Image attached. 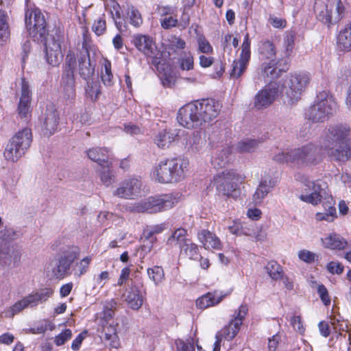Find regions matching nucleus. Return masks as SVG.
I'll return each mask as SVG.
<instances>
[{
	"mask_svg": "<svg viewBox=\"0 0 351 351\" xmlns=\"http://www.w3.org/2000/svg\"><path fill=\"white\" fill-rule=\"evenodd\" d=\"M53 293V290L47 287L33 292L16 302L12 306L5 310L4 312L5 316L6 317H13L26 308L35 307L39 303L46 302Z\"/></svg>",
	"mask_w": 351,
	"mask_h": 351,
	"instance_id": "obj_10",
	"label": "nucleus"
},
{
	"mask_svg": "<svg viewBox=\"0 0 351 351\" xmlns=\"http://www.w3.org/2000/svg\"><path fill=\"white\" fill-rule=\"evenodd\" d=\"M314 11L317 19L328 25L337 23L346 14L341 0H316Z\"/></svg>",
	"mask_w": 351,
	"mask_h": 351,
	"instance_id": "obj_5",
	"label": "nucleus"
},
{
	"mask_svg": "<svg viewBox=\"0 0 351 351\" xmlns=\"http://www.w3.org/2000/svg\"><path fill=\"white\" fill-rule=\"evenodd\" d=\"M265 269L272 280H278L282 278V268L277 262H268Z\"/></svg>",
	"mask_w": 351,
	"mask_h": 351,
	"instance_id": "obj_42",
	"label": "nucleus"
},
{
	"mask_svg": "<svg viewBox=\"0 0 351 351\" xmlns=\"http://www.w3.org/2000/svg\"><path fill=\"white\" fill-rule=\"evenodd\" d=\"M250 40L249 34L247 33L242 43L240 58L232 63L231 77L238 78L243 74L250 61Z\"/></svg>",
	"mask_w": 351,
	"mask_h": 351,
	"instance_id": "obj_18",
	"label": "nucleus"
},
{
	"mask_svg": "<svg viewBox=\"0 0 351 351\" xmlns=\"http://www.w3.org/2000/svg\"><path fill=\"white\" fill-rule=\"evenodd\" d=\"M134 45L140 51L147 56H152L154 53V43L152 40L147 36L138 34L134 36Z\"/></svg>",
	"mask_w": 351,
	"mask_h": 351,
	"instance_id": "obj_29",
	"label": "nucleus"
},
{
	"mask_svg": "<svg viewBox=\"0 0 351 351\" xmlns=\"http://www.w3.org/2000/svg\"><path fill=\"white\" fill-rule=\"evenodd\" d=\"M147 275L155 285H158L165 279L163 269L159 266H154L147 269Z\"/></svg>",
	"mask_w": 351,
	"mask_h": 351,
	"instance_id": "obj_44",
	"label": "nucleus"
},
{
	"mask_svg": "<svg viewBox=\"0 0 351 351\" xmlns=\"http://www.w3.org/2000/svg\"><path fill=\"white\" fill-rule=\"evenodd\" d=\"M248 312V307L246 304H241L239 308L235 311L231 321L225 326L215 335V341L213 345L206 346L205 349L197 346L198 351H219L220 343L223 338L226 340H232L238 334L240 330L243 322Z\"/></svg>",
	"mask_w": 351,
	"mask_h": 351,
	"instance_id": "obj_3",
	"label": "nucleus"
},
{
	"mask_svg": "<svg viewBox=\"0 0 351 351\" xmlns=\"http://www.w3.org/2000/svg\"><path fill=\"white\" fill-rule=\"evenodd\" d=\"M232 158V149L230 147H225L213 157L212 163L217 168L223 167Z\"/></svg>",
	"mask_w": 351,
	"mask_h": 351,
	"instance_id": "obj_37",
	"label": "nucleus"
},
{
	"mask_svg": "<svg viewBox=\"0 0 351 351\" xmlns=\"http://www.w3.org/2000/svg\"><path fill=\"white\" fill-rule=\"evenodd\" d=\"M128 17L130 20V23L134 27H139L143 23L141 14L133 6L128 8Z\"/></svg>",
	"mask_w": 351,
	"mask_h": 351,
	"instance_id": "obj_50",
	"label": "nucleus"
},
{
	"mask_svg": "<svg viewBox=\"0 0 351 351\" xmlns=\"http://www.w3.org/2000/svg\"><path fill=\"white\" fill-rule=\"evenodd\" d=\"M169 43L171 47L178 49H183L186 47L185 41L182 38L176 36H172L169 38Z\"/></svg>",
	"mask_w": 351,
	"mask_h": 351,
	"instance_id": "obj_62",
	"label": "nucleus"
},
{
	"mask_svg": "<svg viewBox=\"0 0 351 351\" xmlns=\"http://www.w3.org/2000/svg\"><path fill=\"white\" fill-rule=\"evenodd\" d=\"M64 42L63 36L56 34L46 40L45 58L47 62L52 66H58L62 60L63 54L62 45Z\"/></svg>",
	"mask_w": 351,
	"mask_h": 351,
	"instance_id": "obj_15",
	"label": "nucleus"
},
{
	"mask_svg": "<svg viewBox=\"0 0 351 351\" xmlns=\"http://www.w3.org/2000/svg\"><path fill=\"white\" fill-rule=\"evenodd\" d=\"M25 25L29 35L34 38H43L47 32L45 19L38 9L26 11Z\"/></svg>",
	"mask_w": 351,
	"mask_h": 351,
	"instance_id": "obj_14",
	"label": "nucleus"
},
{
	"mask_svg": "<svg viewBox=\"0 0 351 351\" xmlns=\"http://www.w3.org/2000/svg\"><path fill=\"white\" fill-rule=\"evenodd\" d=\"M111 62L105 59L103 63L101 77L104 85L110 86L113 84V75L112 73Z\"/></svg>",
	"mask_w": 351,
	"mask_h": 351,
	"instance_id": "obj_43",
	"label": "nucleus"
},
{
	"mask_svg": "<svg viewBox=\"0 0 351 351\" xmlns=\"http://www.w3.org/2000/svg\"><path fill=\"white\" fill-rule=\"evenodd\" d=\"M108 151L106 148L95 147L87 152L88 157L93 161L96 162L99 166L110 162L108 160Z\"/></svg>",
	"mask_w": 351,
	"mask_h": 351,
	"instance_id": "obj_36",
	"label": "nucleus"
},
{
	"mask_svg": "<svg viewBox=\"0 0 351 351\" xmlns=\"http://www.w3.org/2000/svg\"><path fill=\"white\" fill-rule=\"evenodd\" d=\"M8 18L6 13L0 10V45L5 43L10 37Z\"/></svg>",
	"mask_w": 351,
	"mask_h": 351,
	"instance_id": "obj_39",
	"label": "nucleus"
},
{
	"mask_svg": "<svg viewBox=\"0 0 351 351\" xmlns=\"http://www.w3.org/2000/svg\"><path fill=\"white\" fill-rule=\"evenodd\" d=\"M187 144L193 152H197L204 144V140L199 132H194L187 140Z\"/></svg>",
	"mask_w": 351,
	"mask_h": 351,
	"instance_id": "obj_47",
	"label": "nucleus"
},
{
	"mask_svg": "<svg viewBox=\"0 0 351 351\" xmlns=\"http://www.w3.org/2000/svg\"><path fill=\"white\" fill-rule=\"evenodd\" d=\"M343 75H345L346 80L347 81H350V84L347 90L346 103L348 107L351 108V71L349 69H345L343 71Z\"/></svg>",
	"mask_w": 351,
	"mask_h": 351,
	"instance_id": "obj_64",
	"label": "nucleus"
},
{
	"mask_svg": "<svg viewBox=\"0 0 351 351\" xmlns=\"http://www.w3.org/2000/svg\"><path fill=\"white\" fill-rule=\"evenodd\" d=\"M180 248L181 250V252H184L189 258H193L198 253L197 245L191 242L189 239L187 241H185L184 244L181 245Z\"/></svg>",
	"mask_w": 351,
	"mask_h": 351,
	"instance_id": "obj_52",
	"label": "nucleus"
},
{
	"mask_svg": "<svg viewBox=\"0 0 351 351\" xmlns=\"http://www.w3.org/2000/svg\"><path fill=\"white\" fill-rule=\"evenodd\" d=\"M180 66L182 70L190 71L194 66V58L190 52H184L179 59Z\"/></svg>",
	"mask_w": 351,
	"mask_h": 351,
	"instance_id": "obj_51",
	"label": "nucleus"
},
{
	"mask_svg": "<svg viewBox=\"0 0 351 351\" xmlns=\"http://www.w3.org/2000/svg\"><path fill=\"white\" fill-rule=\"evenodd\" d=\"M114 301H111L104 307L103 311L97 317V322L103 328L106 340L110 341V346L118 348L120 346L119 339L117 333V324L113 318Z\"/></svg>",
	"mask_w": 351,
	"mask_h": 351,
	"instance_id": "obj_9",
	"label": "nucleus"
},
{
	"mask_svg": "<svg viewBox=\"0 0 351 351\" xmlns=\"http://www.w3.org/2000/svg\"><path fill=\"white\" fill-rule=\"evenodd\" d=\"M71 337V330L70 329H66L55 337L54 342L56 346H60L70 339Z\"/></svg>",
	"mask_w": 351,
	"mask_h": 351,
	"instance_id": "obj_60",
	"label": "nucleus"
},
{
	"mask_svg": "<svg viewBox=\"0 0 351 351\" xmlns=\"http://www.w3.org/2000/svg\"><path fill=\"white\" fill-rule=\"evenodd\" d=\"M92 30L97 36H101L105 33L106 31L105 14H101L95 19L92 26Z\"/></svg>",
	"mask_w": 351,
	"mask_h": 351,
	"instance_id": "obj_48",
	"label": "nucleus"
},
{
	"mask_svg": "<svg viewBox=\"0 0 351 351\" xmlns=\"http://www.w3.org/2000/svg\"><path fill=\"white\" fill-rule=\"evenodd\" d=\"M245 177L234 170L223 171L214 177V184L217 190L229 197H237L239 193V185L243 184Z\"/></svg>",
	"mask_w": 351,
	"mask_h": 351,
	"instance_id": "obj_8",
	"label": "nucleus"
},
{
	"mask_svg": "<svg viewBox=\"0 0 351 351\" xmlns=\"http://www.w3.org/2000/svg\"><path fill=\"white\" fill-rule=\"evenodd\" d=\"M198 241L206 250H220L221 243L219 239L213 232L208 230H202L197 233Z\"/></svg>",
	"mask_w": 351,
	"mask_h": 351,
	"instance_id": "obj_24",
	"label": "nucleus"
},
{
	"mask_svg": "<svg viewBox=\"0 0 351 351\" xmlns=\"http://www.w3.org/2000/svg\"><path fill=\"white\" fill-rule=\"evenodd\" d=\"M59 114L53 106L47 108L43 122V130L46 135L54 134L58 126Z\"/></svg>",
	"mask_w": 351,
	"mask_h": 351,
	"instance_id": "obj_23",
	"label": "nucleus"
},
{
	"mask_svg": "<svg viewBox=\"0 0 351 351\" xmlns=\"http://www.w3.org/2000/svg\"><path fill=\"white\" fill-rule=\"evenodd\" d=\"M11 263L10 249L5 243H0V265H9Z\"/></svg>",
	"mask_w": 351,
	"mask_h": 351,
	"instance_id": "obj_55",
	"label": "nucleus"
},
{
	"mask_svg": "<svg viewBox=\"0 0 351 351\" xmlns=\"http://www.w3.org/2000/svg\"><path fill=\"white\" fill-rule=\"evenodd\" d=\"M77 62L74 52L69 50L65 58L64 69L75 71Z\"/></svg>",
	"mask_w": 351,
	"mask_h": 351,
	"instance_id": "obj_58",
	"label": "nucleus"
},
{
	"mask_svg": "<svg viewBox=\"0 0 351 351\" xmlns=\"http://www.w3.org/2000/svg\"><path fill=\"white\" fill-rule=\"evenodd\" d=\"M291 158L292 150L286 153L283 152H279L273 156V159L278 162L293 164V160L291 159Z\"/></svg>",
	"mask_w": 351,
	"mask_h": 351,
	"instance_id": "obj_57",
	"label": "nucleus"
},
{
	"mask_svg": "<svg viewBox=\"0 0 351 351\" xmlns=\"http://www.w3.org/2000/svg\"><path fill=\"white\" fill-rule=\"evenodd\" d=\"M10 140L25 152L30 147L32 141V131L29 128H24L16 133Z\"/></svg>",
	"mask_w": 351,
	"mask_h": 351,
	"instance_id": "obj_28",
	"label": "nucleus"
},
{
	"mask_svg": "<svg viewBox=\"0 0 351 351\" xmlns=\"http://www.w3.org/2000/svg\"><path fill=\"white\" fill-rule=\"evenodd\" d=\"M229 293L223 294L222 293L214 292L207 293L199 297L196 301V306L200 309H205L210 306L218 304Z\"/></svg>",
	"mask_w": 351,
	"mask_h": 351,
	"instance_id": "obj_25",
	"label": "nucleus"
},
{
	"mask_svg": "<svg viewBox=\"0 0 351 351\" xmlns=\"http://www.w3.org/2000/svg\"><path fill=\"white\" fill-rule=\"evenodd\" d=\"M187 232L185 229L178 228L176 230L168 239L167 243L171 245H178L180 247L189 239L186 238Z\"/></svg>",
	"mask_w": 351,
	"mask_h": 351,
	"instance_id": "obj_40",
	"label": "nucleus"
},
{
	"mask_svg": "<svg viewBox=\"0 0 351 351\" xmlns=\"http://www.w3.org/2000/svg\"><path fill=\"white\" fill-rule=\"evenodd\" d=\"M324 247L330 250H341L348 245L347 241L337 233L332 232L322 239Z\"/></svg>",
	"mask_w": 351,
	"mask_h": 351,
	"instance_id": "obj_26",
	"label": "nucleus"
},
{
	"mask_svg": "<svg viewBox=\"0 0 351 351\" xmlns=\"http://www.w3.org/2000/svg\"><path fill=\"white\" fill-rule=\"evenodd\" d=\"M161 27L165 29L176 27L178 25V19L172 15L164 17L160 19Z\"/></svg>",
	"mask_w": 351,
	"mask_h": 351,
	"instance_id": "obj_61",
	"label": "nucleus"
},
{
	"mask_svg": "<svg viewBox=\"0 0 351 351\" xmlns=\"http://www.w3.org/2000/svg\"><path fill=\"white\" fill-rule=\"evenodd\" d=\"M337 43L338 48L342 51L351 50V27L347 25L339 32Z\"/></svg>",
	"mask_w": 351,
	"mask_h": 351,
	"instance_id": "obj_34",
	"label": "nucleus"
},
{
	"mask_svg": "<svg viewBox=\"0 0 351 351\" xmlns=\"http://www.w3.org/2000/svg\"><path fill=\"white\" fill-rule=\"evenodd\" d=\"M177 351H195L194 346L189 341L179 339L176 341Z\"/></svg>",
	"mask_w": 351,
	"mask_h": 351,
	"instance_id": "obj_63",
	"label": "nucleus"
},
{
	"mask_svg": "<svg viewBox=\"0 0 351 351\" xmlns=\"http://www.w3.org/2000/svg\"><path fill=\"white\" fill-rule=\"evenodd\" d=\"M279 97L284 98L280 88V83L271 82L256 94L254 106L258 110L267 108Z\"/></svg>",
	"mask_w": 351,
	"mask_h": 351,
	"instance_id": "obj_13",
	"label": "nucleus"
},
{
	"mask_svg": "<svg viewBox=\"0 0 351 351\" xmlns=\"http://www.w3.org/2000/svg\"><path fill=\"white\" fill-rule=\"evenodd\" d=\"M276 64V60H271L268 62H263L258 71L256 80L258 81H266L268 79L278 77L280 75L282 71L277 67Z\"/></svg>",
	"mask_w": 351,
	"mask_h": 351,
	"instance_id": "obj_22",
	"label": "nucleus"
},
{
	"mask_svg": "<svg viewBox=\"0 0 351 351\" xmlns=\"http://www.w3.org/2000/svg\"><path fill=\"white\" fill-rule=\"evenodd\" d=\"M177 119L180 125L188 129L201 126L202 123L197 101L191 102L180 108L178 112Z\"/></svg>",
	"mask_w": 351,
	"mask_h": 351,
	"instance_id": "obj_16",
	"label": "nucleus"
},
{
	"mask_svg": "<svg viewBox=\"0 0 351 351\" xmlns=\"http://www.w3.org/2000/svg\"><path fill=\"white\" fill-rule=\"evenodd\" d=\"M189 165V160L183 158H167L153 169L152 176L160 183H176L184 178Z\"/></svg>",
	"mask_w": 351,
	"mask_h": 351,
	"instance_id": "obj_2",
	"label": "nucleus"
},
{
	"mask_svg": "<svg viewBox=\"0 0 351 351\" xmlns=\"http://www.w3.org/2000/svg\"><path fill=\"white\" fill-rule=\"evenodd\" d=\"M91 260L90 256H86L77 263L75 265V274L80 277L86 273Z\"/></svg>",
	"mask_w": 351,
	"mask_h": 351,
	"instance_id": "obj_54",
	"label": "nucleus"
},
{
	"mask_svg": "<svg viewBox=\"0 0 351 351\" xmlns=\"http://www.w3.org/2000/svg\"><path fill=\"white\" fill-rule=\"evenodd\" d=\"M274 185V182L271 180H262L253 195V202L255 204H260Z\"/></svg>",
	"mask_w": 351,
	"mask_h": 351,
	"instance_id": "obj_33",
	"label": "nucleus"
},
{
	"mask_svg": "<svg viewBox=\"0 0 351 351\" xmlns=\"http://www.w3.org/2000/svg\"><path fill=\"white\" fill-rule=\"evenodd\" d=\"M123 297L128 306L133 310H138L143 305V298L136 287H132Z\"/></svg>",
	"mask_w": 351,
	"mask_h": 351,
	"instance_id": "obj_30",
	"label": "nucleus"
},
{
	"mask_svg": "<svg viewBox=\"0 0 351 351\" xmlns=\"http://www.w3.org/2000/svg\"><path fill=\"white\" fill-rule=\"evenodd\" d=\"M196 101L202 124L211 121L218 116L221 110L219 102L213 99H204Z\"/></svg>",
	"mask_w": 351,
	"mask_h": 351,
	"instance_id": "obj_19",
	"label": "nucleus"
},
{
	"mask_svg": "<svg viewBox=\"0 0 351 351\" xmlns=\"http://www.w3.org/2000/svg\"><path fill=\"white\" fill-rule=\"evenodd\" d=\"M335 99L325 92L319 93L314 102L306 111V117L313 122H324L337 110Z\"/></svg>",
	"mask_w": 351,
	"mask_h": 351,
	"instance_id": "obj_6",
	"label": "nucleus"
},
{
	"mask_svg": "<svg viewBox=\"0 0 351 351\" xmlns=\"http://www.w3.org/2000/svg\"><path fill=\"white\" fill-rule=\"evenodd\" d=\"M179 198L178 193L149 197L143 201L135 203L132 210L138 213H155L171 208L178 203Z\"/></svg>",
	"mask_w": 351,
	"mask_h": 351,
	"instance_id": "obj_7",
	"label": "nucleus"
},
{
	"mask_svg": "<svg viewBox=\"0 0 351 351\" xmlns=\"http://www.w3.org/2000/svg\"><path fill=\"white\" fill-rule=\"evenodd\" d=\"M197 51L199 53L205 54H211L213 52V48L209 41L204 35H199L197 37Z\"/></svg>",
	"mask_w": 351,
	"mask_h": 351,
	"instance_id": "obj_49",
	"label": "nucleus"
},
{
	"mask_svg": "<svg viewBox=\"0 0 351 351\" xmlns=\"http://www.w3.org/2000/svg\"><path fill=\"white\" fill-rule=\"evenodd\" d=\"M295 32L291 31L286 34V36L284 38V48H285V56L286 58L290 57L293 51L294 46H295Z\"/></svg>",
	"mask_w": 351,
	"mask_h": 351,
	"instance_id": "obj_45",
	"label": "nucleus"
},
{
	"mask_svg": "<svg viewBox=\"0 0 351 351\" xmlns=\"http://www.w3.org/2000/svg\"><path fill=\"white\" fill-rule=\"evenodd\" d=\"M258 50L263 59L268 60H276V50L272 42L269 40L261 42Z\"/></svg>",
	"mask_w": 351,
	"mask_h": 351,
	"instance_id": "obj_38",
	"label": "nucleus"
},
{
	"mask_svg": "<svg viewBox=\"0 0 351 351\" xmlns=\"http://www.w3.org/2000/svg\"><path fill=\"white\" fill-rule=\"evenodd\" d=\"M74 70L65 69L63 70L62 77V84L66 99L73 98L75 96V76Z\"/></svg>",
	"mask_w": 351,
	"mask_h": 351,
	"instance_id": "obj_27",
	"label": "nucleus"
},
{
	"mask_svg": "<svg viewBox=\"0 0 351 351\" xmlns=\"http://www.w3.org/2000/svg\"><path fill=\"white\" fill-rule=\"evenodd\" d=\"M25 153L23 149H20L12 141L10 140L5 147L3 156L6 160L14 162L21 158Z\"/></svg>",
	"mask_w": 351,
	"mask_h": 351,
	"instance_id": "obj_35",
	"label": "nucleus"
},
{
	"mask_svg": "<svg viewBox=\"0 0 351 351\" xmlns=\"http://www.w3.org/2000/svg\"><path fill=\"white\" fill-rule=\"evenodd\" d=\"M32 91L27 81L21 80L19 102L17 108L21 118L27 119L30 116Z\"/></svg>",
	"mask_w": 351,
	"mask_h": 351,
	"instance_id": "obj_20",
	"label": "nucleus"
},
{
	"mask_svg": "<svg viewBox=\"0 0 351 351\" xmlns=\"http://www.w3.org/2000/svg\"><path fill=\"white\" fill-rule=\"evenodd\" d=\"M80 75L84 79L92 76L95 72V66L90 63L89 52L86 49L85 53H82L77 59Z\"/></svg>",
	"mask_w": 351,
	"mask_h": 351,
	"instance_id": "obj_31",
	"label": "nucleus"
},
{
	"mask_svg": "<svg viewBox=\"0 0 351 351\" xmlns=\"http://www.w3.org/2000/svg\"><path fill=\"white\" fill-rule=\"evenodd\" d=\"M298 258L300 261L306 263H311L314 262L316 254L307 250H301L298 253Z\"/></svg>",
	"mask_w": 351,
	"mask_h": 351,
	"instance_id": "obj_59",
	"label": "nucleus"
},
{
	"mask_svg": "<svg viewBox=\"0 0 351 351\" xmlns=\"http://www.w3.org/2000/svg\"><path fill=\"white\" fill-rule=\"evenodd\" d=\"M79 256V250L72 247L64 251L58 259L50 262L47 271L51 272L53 277L62 279L70 274V268L73 263Z\"/></svg>",
	"mask_w": 351,
	"mask_h": 351,
	"instance_id": "obj_12",
	"label": "nucleus"
},
{
	"mask_svg": "<svg viewBox=\"0 0 351 351\" xmlns=\"http://www.w3.org/2000/svg\"><path fill=\"white\" fill-rule=\"evenodd\" d=\"M321 149L314 144L308 143L292 149L293 164L298 167H312L322 160Z\"/></svg>",
	"mask_w": 351,
	"mask_h": 351,
	"instance_id": "obj_11",
	"label": "nucleus"
},
{
	"mask_svg": "<svg viewBox=\"0 0 351 351\" xmlns=\"http://www.w3.org/2000/svg\"><path fill=\"white\" fill-rule=\"evenodd\" d=\"M337 217V212L335 208H331L329 213L322 212L317 213L315 215V219L318 221H326L328 222L332 221Z\"/></svg>",
	"mask_w": 351,
	"mask_h": 351,
	"instance_id": "obj_56",
	"label": "nucleus"
},
{
	"mask_svg": "<svg viewBox=\"0 0 351 351\" xmlns=\"http://www.w3.org/2000/svg\"><path fill=\"white\" fill-rule=\"evenodd\" d=\"M177 136L174 131L165 130L156 135L154 142L159 148L167 149L171 146Z\"/></svg>",
	"mask_w": 351,
	"mask_h": 351,
	"instance_id": "obj_32",
	"label": "nucleus"
},
{
	"mask_svg": "<svg viewBox=\"0 0 351 351\" xmlns=\"http://www.w3.org/2000/svg\"><path fill=\"white\" fill-rule=\"evenodd\" d=\"M258 147V143L255 140L247 139L238 143L236 149L239 153H250L254 152Z\"/></svg>",
	"mask_w": 351,
	"mask_h": 351,
	"instance_id": "obj_46",
	"label": "nucleus"
},
{
	"mask_svg": "<svg viewBox=\"0 0 351 351\" xmlns=\"http://www.w3.org/2000/svg\"><path fill=\"white\" fill-rule=\"evenodd\" d=\"M110 278V272L108 271H102L94 277V289H102Z\"/></svg>",
	"mask_w": 351,
	"mask_h": 351,
	"instance_id": "obj_53",
	"label": "nucleus"
},
{
	"mask_svg": "<svg viewBox=\"0 0 351 351\" xmlns=\"http://www.w3.org/2000/svg\"><path fill=\"white\" fill-rule=\"evenodd\" d=\"M302 188L299 198L312 205H317L321 202V185L318 181H313L309 178H304L302 180Z\"/></svg>",
	"mask_w": 351,
	"mask_h": 351,
	"instance_id": "obj_17",
	"label": "nucleus"
},
{
	"mask_svg": "<svg viewBox=\"0 0 351 351\" xmlns=\"http://www.w3.org/2000/svg\"><path fill=\"white\" fill-rule=\"evenodd\" d=\"M111 163L112 162L110 161L103 166H100L101 168L99 170L100 180L106 186H110L112 183L114 178L110 169Z\"/></svg>",
	"mask_w": 351,
	"mask_h": 351,
	"instance_id": "obj_41",
	"label": "nucleus"
},
{
	"mask_svg": "<svg viewBox=\"0 0 351 351\" xmlns=\"http://www.w3.org/2000/svg\"><path fill=\"white\" fill-rule=\"evenodd\" d=\"M141 186V181L136 178L125 180L114 192V195L121 198H132L139 193Z\"/></svg>",
	"mask_w": 351,
	"mask_h": 351,
	"instance_id": "obj_21",
	"label": "nucleus"
},
{
	"mask_svg": "<svg viewBox=\"0 0 351 351\" xmlns=\"http://www.w3.org/2000/svg\"><path fill=\"white\" fill-rule=\"evenodd\" d=\"M350 130L336 126L328 130V134L322 143L327 155L336 161L345 162L351 158Z\"/></svg>",
	"mask_w": 351,
	"mask_h": 351,
	"instance_id": "obj_1",
	"label": "nucleus"
},
{
	"mask_svg": "<svg viewBox=\"0 0 351 351\" xmlns=\"http://www.w3.org/2000/svg\"><path fill=\"white\" fill-rule=\"evenodd\" d=\"M310 81L311 75L306 72L291 73L286 77L280 84V88L289 104H293L300 99Z\"/></svg>",
	"mask_w": 351,
	"mask_h": 351,
	"instance_id": "obj_4",
	"label": "nucleus"
}]
</instances>
